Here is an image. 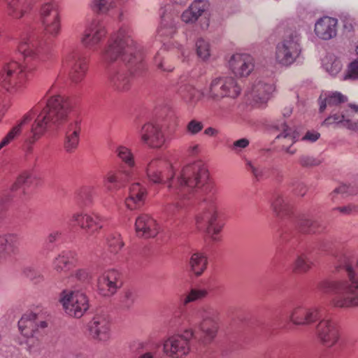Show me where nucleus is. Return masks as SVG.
Returning a JSON list of instances; mask_svg holds the SVG:
<instances>
[{
  "instance_id": "1",
  "label": "nucleus",
  "mask_w": 358,
  "mask_h": 358,
  "mask_svg": "<svg viewBox=\"0 0 358 358\" xmlns=\"http://www.w3.org/2000/svg\"><path fill=\"white\" fill-rule=\"evenodd\" d=\"M145 173L152 183H168L164 211L169 219L180 217L189 205L198 201L201 212L196 219L197 228L213 241H218L217 235L222 226L217 222V191L201 162L188 164L176 172L167 159L157 157L147 164Z\"/></svg>"
},
{
  "instance_id": "2",
  "label": "nucleus",
  "mask_w": 358,
  "mask_h": 358,
  "mask_svg": "<svg viewBox=\"0 0 358 358\" xmlns=\"http://www.w3.org/2000/svg\"><path fill=\"white\" fill-rule=\"evenodd\" d=\"M72 103L61 95L51 96L44 103H40L24 114L17 125L14 126L0 142V150L10 143L21 133L22 127L34 117L30 130L23 138L27 152H31L32 145L45 133H52L64 126L65 138L64 148L66 152H74L79 144L81 131L78 120L69 122Z\"/></svg>"
},
{
  "instance_id": "3",
  "label": "nucleus",
  "mask_w": 358,
  "mask_h": 358,
  "mask_svg": "<svg viewBox=\"0 0 358 358\" xmlns=\"http://www.w3.org/2000/svg\"><path fill=\"white\" fill-rule=\"evenodd\" d=\"M132 30L123 24L111 35L101 57L107 68L109 87L117 93L128 92L132 85L131 74L144 69L143 47L132 37Z\"/></svg>"
},
{
  "instance_id": "4",
  "label": "nucleus",
  "mask_w": 358,
  "mask_h": 358,
  "mask_svg": "<svg viewBox=\"0 0 358 358\" xmlns=\"http://www.w3.org/2000/svg\"><path fill=\"white\" fill-rule=\"evenodd\" d=\"M17 51L23 63L6 60L1 73L3 87L12 99H18L24 94L27 82L34 76L40 62L48 57L49 48L38 36L29 34L21 38Z\"/></svg>"
},
{
  "instance_id": "5",
  "label": "nucleus",
  "mask_w": 358,
  "mask_h": 358,
  "mask_svg": "<svg viewBox=\"0 0 358 358\" xmlns=\"http://www.w3.org/2000/svg\"><path fill=\"white\" fill-rule=\"evenodd\" d=\"M330 264L337 271L344 270L347 280H332L324 279L317 285L319 291L328 294L334 293L331 300L334 307L350 308L358 306V278L352 264L350 251L341 247H334L329 252Z\"/></svg>"
},
{
  "instance_id": "6",
  "label": "nucleus",
  "mask_w": 358,
  "mask_h": 358,
  "mask_svg": "<svg viewBox=\"0 0 358 358\" xmlns=\"http://www.w3.org/2000/svg\"><path fill=\"white\" fill-rule=\"evenodd\" d=\"M217 312L209 306L199 308L194 313L197 326L194 331L186 330L183 334L169 337L164 343L165 354L172 358H182L190 350L189 339L194 338L203 344L211 342L218 329Z\"/></svg>"
},
{
  "instance_id": "7",
  "label": "nucleus",
  "mask_w": 358,
  "mask_h": 358,
  "mask_svg": "<svg viewBox=\"0 0 358 358\" xmlns=\"http://www.w3.org/2000/svg\"><path fill=\"white\" fill-rule=\"evenodd\" d=\"M291 322L296 325H310L317 321L315 327L316 335L326 347L334 346L339 339L338 328L333 321L323 317L320 306H296L289 314Z\"/></svg>"
},
{
  "instance_id": "8",
  "label": "nucleus",
  "mask_w": 358,
  "mask_h": 358,
  "mask_svg": "<svg viewBox=\"0 0 358 358\" xmlns=\"http://www.w3.org/2000/svg\"><path fill=\"white\" fill-rule=\"evenodd\" d=\"M115 152L124 166L119 170L108 171L103 178V185L110 194H115L125 187L135 176V161L131 150L120 145Z\"/></svg>"
},
{
  "instance_id": "9",
  "label": "nucleus",
  "mask_w": 358,
  "mask_h": 358,
  "mask_svg": "<svg viewBox=\"0 0 358 358\" xmlns=\"http://www.w3.org/2000/svg\"><path fill=\"white\" fill-rule=\"evenodd\" d=\"M47 327L48 324L42 316L32 312L24 313L18 321L19 330L27 338V350L34 358H38L43 350L39 337Z\"/></svg>"
},
{
  "instance_id": "10",
  "label": "nucleus",
  "mask_w": 358,
  "mask_h": 358,
  "mask_svg": "<svg viewBox=\"0 0 358 358\" xmlns=\"http://www.w3.org/2000/svg\"><path fill=\"white\" fill-rule=\"evenodd\" d=\"M301 51V34L296 30L287 31L276 45V61L282 66H290L297 60Z\"/></svg>"
},
{
  "instance_id": "11",
  "label": "nucleus",
  "mask_w": 358,
  "mask_h": 358,
  "mask_svg": "<svg viewBox=\"0 0 358 358\" xmlns=\"http://www.w3.org/2000/svg\"><path fill=\"white\" fill-rule=\"evenodd\" d=\"M59 301L66 313L76 318H80L89 308L87 297L79 291L64 290Z\"/></svg>"
},
{
  "instance_id": "12",
  "label": "nucleus",
  "mask_w": 358,
  "mask_h": 358,
  "mask_svg": "<svg viewBox=\"0 0 358 358\" xmlns=\"http://www.w3.org/2000/svg\"><path fill=\"white\" fill-rule=\"evenodd\" d=\"M40 18L45 34L52 37L57 36L61 27L58 2L52 0L43 3L40 8Z\"/></svg>"
},
{
  "instance_id": "13",
  "label": "nucleus",
  "mask_w": 358,
  "mask_h": 358,
  "mask_svg": "<svg viewBox=\"0 0 358 358\" xmlns=\"http://www.w3.org/2000/svg\"><path fill=\"white\" fill-rule=\"evenodd\" d=\"M63 64L68 69L72 82L78 83L83 80L87 71V63L81 51L76 50L69 52L65 56Z\"/></svg>"
},
{
  "instance_id": "14",
  "label": "nucleus",
  "mask_w": 358,
  "mask_h": 358,
  "mask_svg": "<svg viewBox=\"0 0 358 358\" xmlns=\"http://www.w3.org/2000/svg\"><path fill=\"white\" fill-rule=\"evenodd\" d=\"M241 92V87L231 77H217L210 85L209 95L213 99L225 96L236 98Z\"/></svg>"
},
{
  "instance_id": "15",
  "label": "nucleus",
  "mask_w": 358,
  "mask_h": 358,
  "mask_svg": "<svg viewBox=\"0 0 358 358\" xmlns=\"http://www.w3.org/2000/svg\"><path fill=\"white\" fill-rule=\"evenodd\" d=\"M274 90L273 80L260 78L254 82L247 95L256 103L262 105L268 101Z\"/></svg>"
},
{
  "instance_id": "16",
  "label": "nucleus",
  "mask_w": 358,
  "mask_h": 358,
  "mask_svg": "<svg viewBox=\"0 0 358 358\" xmlns=\"http://www.w3.org/2000/svg\"><path fill=\"white\" fill-rule=\"evenodd\" d=\"M106 34L105 23L101 19L96 17L86 27L81 42L85 47L91 49L95 47Z\"/></svg>"
},
{
  "instance_id": "17",
  "label": "nucleus",
  "mask_w": 358,
  "mask_h": 358,
  "mask_svg": "<svg viewBox=\"0 0 358 358\" xmlns=\"http://www.w3.org/2000/svg\"><path fill=\"white\" fill-rule=\"evenodd\" d=\"M138 136L143 144L150 148H160L165 142L164 135L157 124L147 122L138 131Z\"/></svg>"
},
{
  "instance_id": "18",
  "label": "nucleus",
  "mask_w": 358,
  "mask_h": 358,
  "mask_svg": "<svg viewBox=\"0 0 358 358\" xmlns=\"http://www.w3.org/2000/svg\"><path fill=\"white\" fill-rule=\"evenodd\" d=\"M233 73L239 77H246L254 69V59L248 54H234L229 61Z\"/></svg>"
},
{
  "instance_id": "19",
  "label": "nucleus",
  "mask_w": 358,
  "mask_h": 358,
  "mask_svg": "<svg viewBox=\"0 0 358 358\" xmlns=\"http://www.w3.org/2000/svg\"><path fill=\"white\" fill-rule=\"evenodd\" d=\"M90 335L96 340L105 341L110 337V322L107 315L96 314L88 324Z\"/></svg>"
},
{
  "instance_id": "20",
  "label": "nucleus",
  "mask_w": 358,
  "mask_h": 358,
  "mask_svg": "<svg viewBox=\"0 0 358 358\" xmlns=\"http://www.w3.org/2000/svg\"><path fill=\"white\" fill-rule=\"evenodd\" d=\"M196 77V74L192 72L189 80H187L185 76H182L178 83V94L185 102L189 104L196 103L203 96V94L194 87V80Z\"/></svg>"
},
{
  "instance_id": "21",
  "label": "nucleus",
  "mask_w": 358,
  "mask_h": 358,
  "mask_svg": "<svg viewBox=\"0 0 358 358\" xmlns=\"http://www.w3.org/2000/svg\"><path fill=\"white\" fill-rule=\"evenodd\" d=\"M122 285L120 280V274L115 270H110L105 272L99 279L97 282L99 294L104 296L114 294Z\"/></svg>"
},
{
  "instance_id": "22",
  "label": "nucleus",
  "mask_w": 358,
  "mask_h": 358,
  "mask_svg": "<svg viewBox=\"0 0 358 358\" xmlns=\"http://www.w3.org/2000/svg\"><path fill=\"white\" fill-rule=\"evenodd\" d=\"M72 222L85 230L89 235L103 227V218L97 215H91L83 212L76 213L72 215Z\"/></svg>"
},
{
  "instance_id": "23",
  "label": "nucleus",
  "mask_w": 358,
  "mask_h": 358,
  "mask_svg": "<svg viewBox=\"0 0 358 358\" xmlns=\"http://www.w3.org/2000/svg\"><path fill=\"white\" fill-rule=\"evenodd\" d=\"M135 229L137 235L145 238L155 237L159 231L157 222L145 214L141 215L136 218Z\"/></svg>"
},
{
  "instance_id": "24",
  "label": "nucleus",
  "mask_w": 358,
  "mask_h": 358,
  "mask_svg": "<svg viewBox=\"0 0 358 358\" xmlns=\"http://www.w3.org/2000/svg\"><path fill=\"white\" fill-rule=\"evenodd\" d=\"M271 203L273 212L279 217L289 215L292 212L291 199L285 190H275L273 194Z\"/></svg>"
},
{
  "instance_id": "25",
  "label": "nucleus",
  "mask_w": 358,
  "mask_h": 358,
  "mask_svg": "<svg viewBox=\"0 0 358 358\" xmlns=\"http://www.w3.org/2000/svg\"><path fill=\"white\" fill-rule=\"evenodd\" d=\"M146 196L147 189L139 182H133L129 186L125 205L130 210L136 209L144 203Z\"/></svg>"
},
{
  "instance_id": "26",
  "label": "nucleus",
  "mask_w": 358,
  "mask_h": 358,
  "mask_svg": "<svg viewBox=\"0 0 358 358\" xmlns=\"http://www.w3.org/2000/svg\"><path fill=\"white\" fill-rule=\"evenodd\" d=\"M275 127L277 130L280 131V134L276 136L275 141H290L289 145L283 143L281 150L290 155H294L296 152V149H292V147L296 141H299V133L291 127H288L285 122L280 124V125H276Z\"/></svg>"
},
{
  "instance_id": "27",
  "label": "nucleus",
  "mask_w": 358,
  "mask_h": 358,
  "mask_svg": "<svg viewBox=\"0 0 358 358\" xmlns=\"http://www.w3.org/2000/svg\"><path fill=\"white\" fill-rule=\"evenodd\" d=\"M347 100V96L338 92H324L318 99L319 111L323 113L327 108L330 109L331 108L341 109V104L346 102Z\"/></svg>"
},
{
  "instance_id": "28",
  "label": "nucleus",
  "mask_w": 358,
  "mask_h": 358,
  "mask_svg": "<svg viewBox=\"0 0 358 358\" xmlns=\"http://www.w3.org/2000/svg\"><path fill=\"white\" fill-rule=\"evenodd\" d=\"M78 258L76 252L72 250L62 251L55 258L52 262L53 268L57 273L66 272L78 264Z\"/></svg>"
},
{
  "instance_id": "29",
  "label": "nucleus",
  "mask_w": 358,
  "mask_h": 358,
  "mask_svg": "<svg viewBox=\"0 0 358 358\" xmlns=\"http://www.w3.org/2000/svg\"><path fill=\"white\" fill-rule=\"evenodd\" d=\"M337 20L324 17L317 21L315 25V34L323 40H329L336 34Z\"/></svg>"
},
{
  "instance_id": "30",
  "label": "nucleus",
  "mask_w": 358,
  "mask_h": 358,
  "mask_svg": "<svg viewBox=\"0 0 358 358\" xmlns=\"http://www.w3.org/2000/svg\"><path fill=\"white\" fill-rule=\"evenodd\" d=\"M208 8V3L206 1L195 0L188 9L182 13L181 19L185 23H194L203 14H206Z\"/></svg>"
},
{
  "instance_id": "31",
  "label": "nucleus",
  "mask_w": 358,
  "mask_h": 358,
  "mask_svg": "<svg viewBox=\"0 0 358 358\" xmlns=\"http://www.w3.org/2000/svg\"><path fill=\"white\" fill-rule=\"evenodd\" d=\"M9 15L20 19L31 10L34 0H5Z\"/></svg>"
},
{
  "instance_id": "32",
  "label": "nucleus",
  "mask_w": 358,
  "mask_h": 358,
  "mask_svg": "<svg viewBox=\"0 0 358 358\" xmlns=\"http://www.w3.org/2000/svg\"><path fill=\"white\" fill-rule=\"evenodd\" d=\"M296 227L303 233H319L322 230L320 224L316 222L308 219L303 215L299 217L296 221Z\"/></svg>"
},
{
  "instance_id": "33",
  "label": "nucleus",
  "mask_w": 358,
  "mask_h": 358,
  "mask_svg": "<svg viewBox=\"0 0 358 358\" xmlns=\"http://www.w3.org/2000/svg\"><path fill=\"white\" fill-rule=\"evenodd\" d=\"M206 257L199 252L194 253L189 262L190 270L196 275H200L206 269Z\"/></svg>"
},
{
  "instance_id": "34",
  "label": "nucleus",
  "mask_w": 358,
  "mask_h": 358,
  "mask_svg": "<svg viewBox=\"0 0 358 358\" xmlns=\"http://www.w3.org/2000/svg\"><path fill=\"white\" fill-rule=\"evenodd\" d=\"M310 252H303L297 256L293 264L294 272L303 273L310 269L313 263L308 257Z\"/></svg>"
},
{
  "instance_id": "35",
  "label": "nucleus",
  "mask_w": 358,
  "mask_h": 358,
  "mask_svg": "<svg viewBox=\"0 0 358 358\" xmlns=\"http://www.w3.org/2000/svg\"><path fill=\"white\" fill-rule=\"evenodd\" d=\"M12 236H0V262L6 259L15 251Z\"/></svg>"
},
{
  "instance_id": "36",
  "label": "nucleus",
  "mask_w": 358,
  "mask_h": 358,
  "mask_svg": "<svg viewBox=\"0 0 358 358\" xmlns=\"http://www.w3.org/2000/svg\"><path fill=\"white\" fill-rule=\"evenodd\" d=\"M137 299V294L131 289L124 291L120 296L119 308L123 310H130Z\"/></svg>"
},
{
  "instance_id": "37",
  "label": "nucleus",
  "mask_w": 358,
  "mask_h": 358,
  "mask_svg": "<svg viewBox=\"0 0 358 358\" xmlns=\"http://www.w3.org/2000/svg\"><path fill=\"white\" fill-rule=\"evenodd\" d=\"M326 71L331 76H336L342 69L341 61L334 55H328L323 61Z\"/></svg>"
},
{
  "instance_id": "38",
  "label": "nucleus",
  "mask_w": 358,
  "mask_h": 358,
  "mask_svg": "<svg viewBox=\"0 0 358 358\" xmlns=\"http://www.w3.org/2000/svg\"><path fill=\"white\" fill-rule=\"evenodd\" d=\"M336 109H333L331 114L322 122V125L329 127L330 125H335L343 127L345 121V116L343 112H340L341 109H338V112H335Z\"/></svg>"
},
{
  "instance_id": "39",
  "label": "nucleus",
  "mask_w": 358,
  "mask_h": 358,
  "mask_svg": "<svg viewBox=\"0 0 358 358\" xmlns=\"http://www.w3.org/2000/svg\"><path fill=\"white\" fill-rule=\"evenodd\" d=\"M196 52L197 56L201 60H208L211 55L210 45L209 42L203 38H199L196 42Z\"/></svg>"
},
{
  "instance_id": "40",
  "label": "nucleus",
  "mask_w": 358,
  "mask_h": 358,
  "mask_svg": "<svg viewBox=\"0 0 358 358\" xmlns=\"http://www.w3.org/2000/svg\"><path fill=\"white\" fill-rule=\"evenodd\" d=\"M115 7V0H92V8L98 13H106Z\"/></svg>"
},
{
  "instance_id": "41",
  "label": "nucleus",
  "mask_w": 358,
  "mask_h": 358,
  "mask_svg": "<svg viewBox=\"0 0 358 358\" xmlns=\"http://www.w3.org/2000/svg\"><path fill=\"white\" fill-rule=\"evenodd\" d=\"M247 169L251 172L257 180H260L266 178V169L262 166H256L250 160L244 158Z\"/></svg>"
},
{
  "instance_id": "42",
  "label": "nucleus",
  "mask_w": 358,
  "mask_h": 358,
  "mask_svg": "<svg viewBox=\"0 0 358 358\" xmlns=\"http://www.w3.org/2000/svg\"><path fill=\"white\" fill-rule=\"evenodd\" d=\"M357 192V187H355L354 185H343L336 188L330 194L331 199L334 200L335 197L338 194H341L342 196H345L348 195L355 194Z\"/></svg>"
},
{
  "instance_id": "43",
  "label": "nucleus",
  "mask_w": 358,
  "mask_h": 358,
  "mask_svg": "<svg viewBox=\"0 0 358 358\" xmlns=\"http://www.w3.org/2000/svg\"><path fill=\"white\" fill-rule=\"evenodd\" d=\"M207 295V291L201 289H192L189 293L185 296L183 303L187 304L204 298Z\"/></svg>"
},
{
  "instance_id": "44",
  "label": "nucleus",
  "mask_w": 358,
  "mask_h": 358,
  "mask_svg": "<svg viewBox=\"0 0 358 358\" xmlns=\"http://www.w3.org/2000/svg\"><path fill=\"white\" fill-rule=\"evenodd\" d=\"M108 245L112 252H117L124 245L120 238V235L117 233L110 234L108 238Z\"/></svg>"
},
{
  "instance_id": "45",
  "label": "nucleus",
  "mask_w": 358,
  "mask_h": 358,
  "mask_svg": "<svg viewBox=\"0 0 358 358\" xmlns=\"http://www.w3.org/2000/svg\"><path fill=\"white\" fill-rule=\"evenodd\" d=\"M299 162L301 166L310 168L320 165L321 161L319 159L315 158L313 156L303 155L300 156L299 159Z\"/></svg>"
},
{
  "instance_id": "46",
  "label": "nucleus",
  "mask_w": 358,
  "mask_h": 358,
  "mask_svg": "<svg viewBox=\"0 0 358 358\" xmlns=\"http://www.w3.org/2000/svg\"><path fill=\"white\" fill-rule=\"evenodd\" d=\"M154 63L157 68L162 71L170 72L173 69V66L166 64L164 57L162 55L161 52H158L154 58Z\"/></svg>"
},
{
  "instance_id": "47",
  "label": "nucleus",
  "mask_w": 358,
  "mask_h": 358,
  "mask_svg": "<svg viewBox=\"0 0 358 358\" xmlns=\"http://www.w3.org/2000/svg\"><path fill=\"white\" fill-rule=\"evenodd\" d=\"M29 182V175L27 173H24L20 175L15 181L11 185L10 191L13 192L20 189L22 185H27Z\"/></svg>"
},
{
  "instance_id": "48",
  "label": "nucleus",
  "mask_w": 358,
  "mask_h": 358,
  "mask_svg": "<svg viewBox=\"0 0 358 358\" xmlns=\"http://www.w3.org/2000/svg\"><path fill=\"white\" fill-rule=\"evenodd\" d=\"M166 10H167L166 8L164 10L163 8L161 9L162 28L159 30V33L162 35L169 34H172L175 31V29L172 24L170 26L169 29L166 27V26L167 25V22H168L167 20L169 18V17L165 14V12Z\"/></svg>"
},
{
  "instance_id": "49",
  "label": "nucleus",
  "mask_w": 358,
  "mask_h": 358,
  "mask_svg": "<svg viewBox=\"0 0 358 358\" xmlns=\"http://www.w3.org/2000/svg\"><path fill=\"white\" fill-rule=\"evenodd\" d=\"M203 128V124L201 122L196 120H192L187 124L186 130L190 135H196L200 132Z\"/></svg>"
},
{
  "instance_id": "50",
  "label": "nucleus",
  "mask_w": 358,
  "mask_h": 358,
  "mask_svg": "<svg viewBox=\"0 0 358 358\" xmlns=\"http://www.w3.org/2000/svg\"><path fill=\"white\" fill-rule=\"evenodd\" d=\"M339 211L342 215H351L358 213V206L350 203L347 206L337 207L333 209V211Z\"/></svg>"
},
{
  "instance_id": "51",
  "label": "nucleus",
  "mask_w": 358,
  "mask_h": 358,
  "mask_svg": "<svg viewBox=\"0 0 358 358\" xmlns=\"http://www.w3.org/2000/svg\"><path fill=\"white\" fill-rule=\"evenodd\" d=\"M250 144L248 139L245 138H241L233 143L230 148L236 154H239L243 149L247 148Z\"/></svg>"
},
{
  "instance_id": "52",
  "label": "nucleus",
  "mask_w": 358,
  "mask_h": 358,
  "mask_svg": "<svg viewBox=\"0 0 358 358\" xmlns=\"http://www.w3.org/2000/svg\"><path fill=\"white\" fill-rule=\"evenodd\" d=\"M73 277L80 282H87L91 278V273L86 268H80L75 272Z\"/></svg>"
},
{
  "instance_id": "53",
  "label": "nucleus",
  "mask_w": 358,
  "mask_h": 358,
  "mask_svg": "<svg viewBox=\"0 0 358 358\" xmlns=\"http://www.w3.org/2000/svg\"><path fill=\"white\" fill-rule=\"evenodd\" d=\"M290 186L292 188V190L294 192L295 194L299 195L301 196L305 195L306 192V187L303 183L294 180L290 183Z\"/></svg>"
},
{
  "instance_id": "54",
  "label": "nucleus",
  "mask_w": 358,
  "mask_h": 358,
  "mask_svg": "<svg viewBox=\"0 0 358 358\" xmlns=\"http://www.w3.org/2000/svg\"><path fill=\"white\" fill-rule=\"evenodd\" d=\"M358 78V59L351 62L348 66V74L345 78Z\"/></svg>"
},
{
  "instance_id": "55",
  "label": "nucleus",
  "mask_w": 358,
  "mask_h": 358,
  "mask_svg": "<svg viewBox=\"0 0 358 358\" xmlns=\"http://www.w3.org/2000/svg\"><path fill=\"white\" fill-rule=\"evenodd\" d=\"M24 275L31 280H36V282H38L42 278L41 274L33 267H26L24 268Z\"/></svg>"
},
{
  "instance_id": "56",
  "label": "nucleus",
  "mask_w": 358,
  "mask_h": 358,
  "mask_svg": "<svg viewBox=\"0 0 358 358\" xmlns=\"http://www.w3.org/2000/svg\"><path fill=\"white\" fill-rule=\"evenodd\" d=\"M12 199V196L9 193L0 196V217L6 210L7 204Z\"/></svg>"
},
{
  "instance_id": "57",
  "label": "nucleus",
  "mask_w": 358,
  "mask_h": 358,
  "mask_svg": "<svg viewBox=\"0 0 358 358\" xmlns=\"http://www.w3.org/2000/svg\"><path fill=\"white\" fill-rule=\"evenodd\" d=\"M62 236V231L59 230H52L47 237L48 243H53L59 241Z\"/></svg>"
},
{
  "instance_id": "58",
  "label": "nucleus",
  "mask_w": 358,
  "mask_h": 358,
  "mask_svg": "<svg viewBox=\"0 0 358 358\" xmlns=\"http://www.w3.org/2000/svg\"><path fill=\"white\" fill-rule=\"evenodd\" d=\"M320 136V134L317 131H307L306 134L301 138V141H308L310 143L315 142Z\"/></svg>"
},
{
  "instance_id": "59",
  "label": "nucleus",
  "mask_w": 358,
  "mask_h": 358,
  "mask_svg": "<svg viewBox=\"0 0 358 358\" xmlns=\"http://www.w3.org/2000/svg\"><path fill=\"white\" fill-rule=\"evenodd\" d=\"M343 127L348 128V129L357 131L358 130V121L352 122L350 120L346 119Z\"/></svg>"
},
{
  "instance_id": "60",
  "label": "nucleus",
  "mask_w": 358,
  "mask_h": 358,
  "mask_svg": "<svg viewBox=\"0 0 358 358\" xmlns=\"http://www.w3.org/2000/svg\"><path fill=\"white\" fill-rule=\"evenodd\" d=\"M89 189L87 187L83 188L78 194V199L80 200L88 198Z\"/></svg>"
},
{
  "instance_id": "61",
  "label": "nucleus",
  "mask_w": 358,
  "mask_h": 358,
  "mask_svg": "<svg viewBox=\"0 0 358 358\" xmlns=\"http://www.w3.org/2000/svg\"><path fill=\"white\" fill-rule=\"evenodd\" d=\"M155 352L148 351V352H145L141 354H139L136 358H155Z\"/></svg>"
},
{
  "instance_id": "62",
  "label": "nucleus",
  "mask_w": 358,
  "mask_h": 358,
  "mask_svg": "<svg viewBox=\"0 0 358 358\" xmlns=\"http://www.w3.org/2000/svg\"><path fill=\"white\" fill-rule=\"evenodd\" d=\"M204 134L209 136H215L218 134V131L213 127H208L205 129Z\"/></svg>"
},
{
  "instance_id": "63",
  "label": "nucleus",
  "mask_w": 358,
  "mask_h": 358,
  "mask_svg": "<svg viewBox=\"0 0 358 358\" xmlns=\"http://www.w3.org/2000/svg\"><path fill=\"white\" fill-rule=\"evenodd\" d=\"M318 249L322 251H328L329 250V246L328 243L327 241H322L318 245Z\"/></svg>"
},
{
  "instance_id": "64",
  "label": "nucleus",
  "mask_w": 358,
  "mask_h": 358,
  "mask_svg": "<svg viewBox=\"0 0 358 358\" xmlns=\"http://www.w3.org/2000/svg\"><path fill=\"white\" fill-rule=\"evenodd\" d=\"M209 26V20L206 17H204V21L201 24L202 29H206Z\"/></svg>"
}]
</instances>
